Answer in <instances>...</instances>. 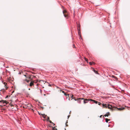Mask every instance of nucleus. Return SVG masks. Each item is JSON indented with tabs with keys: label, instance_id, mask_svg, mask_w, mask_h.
Here are the masks:
<instances>
[{
	"label": "nucleus",
	"instance_id": "nucleus-11",
	"mask_svg": "<svg viewBox=\"0 0 130 130\" xmlns=\"http://www.w3.org/2000/svg\"><path fill=\"white\" fill-rule=\"evenodd\" d=\"M107 113H108V114H105L104 116H103V117H104V116H105V117H106V116H108L109 115H110V113L109 112H107Z\"/></svg>",
	"mask_w": 130,
	"mask_h": 130
},
{
	"label": "nucleus",
	"instance_id": "nucleus-5",
	"mask_svg": "<svg viewBox=\"0 0 130 130\" xmlns=\"http://www.w3.org/2000/svg\"><path fill=\"white\" fill-rule=\"evenodd\" d=\"M4 87H5V88L6 90H7L8 89V87L7 86V83H6L5 82H4Z\"/></svg>",
	"mask_w": 130,
	"mask_h": 130
},
{
	"label": "nucleus",
	"instance_id": "nucleus-37",
	"mask_svg": "<svg viewBox=\"0 0 130 130\" xmlns=\"http://www.w3.org/2000/svg\"><path fill=\"white\" fill-rule=\"evenodd\" d=\"M67 99H68V98L67 97Z\"/></svg>",
	"mask_w": 130,
	"mask_h": 130
},
{
	"label": "nucleus",
	"instance_id": "nucleus-28",
	"mask_svg": "<svg viewBox=\"0 0 130 130\" xmlns=\"http://www.w3.org/2000/svg\"><path fill=\"white\" fill-rule=\"evenodd\" d=\"M49 121L50 123H52L51 121Z\"/></svg>",
	"mask_w": 130,
	"mask_h": 130
},
{
	"label": "nucleus",
	"instance_id": "nucleus-18",
	"mask_svg": "<svg viewBox=\"0 0 130 130\" xmlns=\"http://www.w3.org/2000/svg\"><path fill=\"white\" fill-rule=\"evenodd\" d=\"M93 71L95 72V73L96 74H98V73L97 71L95 70H94V69H93Z\"/></svg>",
	"mask_w": 130,
	"mask_h": 130
},
{
	"label": "nucleus",
	"instance_id": "nucleus-34",
	"mask_svg": "<svg viewBox=\"0 0 130 130\" xmlns=\"http://www.w3.org/2000/svg\"><path fill=\"white\" fill-rule=\"evenodd\" d=\"M25 76L26 77V75H25Z\"/></svg>",
	"mask_w": 130,
	"mask_h": 130
},
{
	"label": "nucleus",
	"instance_id": "nucleus-33",
	"mask_svg": "<svg viewBox=\"0 0 130 130\" xmlns=\"http://www.w3.org/2000/svg\"><path fill=\"white\" fill-rule=\"evenodd\" d=\"M68 118H69V116H68Z\"/></svg>",
	"mask_w": 130,
	"mask_h": 130
},
{
	"label": "nucleus",
	"instance_id": "nucleus-24",
	"mask_svg": "<svg viewBox=\"0 0 130 130\" xmlns=\"http://www.w3.org/2000/svg\"><path fill=\"white\" fill-rule=\"evenodd\" d=\"M50 120V118L49 117H48V118H47V120L48 121V120Z\"/></svg>",
	"mask_w": 130,
	"mask_h": 130
},
{
	"label": "nucleus",
	"instance_id": "nucleus-26",
	"mask_svg": "<svg viewBox=\"0 0 130 130\" xmlns=\"http://www.w3.org/2000/svg\"><path fill=\"white\" fill-rule=\"evenodd\" d=\"M98 105H100L101 104V103L99 102H98Z\"/></svg>",
	"mask_w": 130,
	"mask_h": 130
},
{
	"label": "nucleus",
	"instance_id": "nucleus-31",
	"mask_svg": "<svg viewBox=\"0 0 130 130\" xmlns=\"http://www.w3.org/2000/svg\"><path fill=\"white\" fill-rule=\"evenodd\" d=\"M38 113L39 115H41L40 113H39V112H38Z\"/></svg>",
	"mask_w": 130,
	"mask_h": 130
},
{
	"label": "nucleus",
	"instance_id": "nucleus-14",
	"mask_svg": "<svg viewBox=\"0 0 130 130\" xmlns=\"http://www.w3.org/2000/svg\"><path fill=\"white\" fill-rule=\"evenodd\" d=\"M78 34L79 35H80V30H79L78 28Z\"/></svg>",
	"mask_w": 130,
	"mask_h": 130
},
{
	"label": "nucleus",
	"instance_id": "nucleus-32",
	"mask_svg": "<svg viewBox=\"0 0 130 130\" xmlns=\"http://www.w3.org/2000/svg\"><path fill=\"white\" fill-rule=\"evenodd\" d=\"M68 97H69V98H68V99H69V100H70V98H69V96H68Z\"/></svg>",
	"mask_w": 130,
	"mask_h": 130
},
{
	"label": "nucleus",
	"instance_id": "nucleus-30",
	"mask_svg": "<svg viewBox=\"0 0 130 130\" xmlns=\"http://www.w3.org/2000/svg\"><path fill=\"white\" fill-rule=\"evenodd\" d=\"M8 95H7L6 97V98L8 97Z\"/></svg>",
	"mask_w": 130,
	"mask_h": 130
},
{
	"label": "nucleus",
	"instance_id": "nucleus-23",
	"mask_svg": "<svg viewBox=\"0 0 130 130\" xmlns=\"http://www.w3.org/2000/svg\"><path fill=\"white\" fill-rule=\"evenodd\" d=\"M68 122V121H67V123H66V126H68V125L67 124Z\"/></svg>",
	"mask_w": 130,
	"mask_h": 130
},
{
	"label": "nucleus",
	"instance_id": "nucleus-29",
	"mask_svg": "<svg viewBox=\"0 0 130 130\" xmlns=\"http://www.w3.org/2000/svg\"><path fill=\"white\" fill-rule=\"evenodd\" d=\"M52 124H53V125H55V124L53 122L52 123Z\"/></svg>",
	"mask_w": 130,
	"mask_h": 130
},
{
	"label": "nucleus",
	"instance_id": "nucleus-17",
	"mask_svg": "<svg viewBox=\"0 0 130 130\" xmlns=\"http://www.w3.org/2000/svg\"><path fill=\"white\" fill-rule=\"evenodd\" d=\"M105 120H106V122L107 123L108 122V121H109L110 120V119H109L107 118L105 119Z\"/></svg>",
	"mask_w": 130,
	"mask_h": 130
},
{
	"label": "nucleus",
	"instance_id": "nucleus-8",
	"mask_svg": "<svg viewBox=\"0 0 130 130\" xmlns=\"http://www.w3.org/2000/svg\"><path fill=\"white\" fill-rule=\"evenodd\" d=\"M2 102L3 103H5L6 104H7V102L6 101H3V100H2V101H0V102Z\"/></svg>",
	"mask_w": 130,
	"mask_h": 130
},
{
	"label": "nucleus",
	"instance_id": "nucleus-9",
	"mask_svg": "<svg viewBox=\"0 0 130 130\" xmlns=\"http://www.w3.org/2000/svg\"><path fill=\"white\" fill-rule=\"evenodd\" d=\"M90 100L91 101H93L94 103H95L96 104H98V102L97 101H96L95 100H93L92 99H90Z\"/></svg>",
	"mask_w": 130,
	"mask_h": 130
},
{
	"label": "nucleus",
	"instance_id": "nucleus-12",
	"mask_svg": "<svg viewBox=\"0 0 130 130\" xmlns=\"http://www.w3.org/2000/svg\"><path fill=\"white\" fill-rule=\"evenodd\" d=\"M89 63L90 64V65H92V64H95V63L94 62H89Z\"/></svg>",
	"mask_w": 130,
	"mask_h": 130
},
{
	"label": "nucleus",
	"instance_id": "nucleus-1",
	"mask_svg": "<svg viewBox=\"0 0 130 130\" xmlns=\"http://www.w3.org/2000/svg\"><path fill=\"white\" fill-rule=\"evenodd\" d=\"M103 107H105L106 108H108L109 109H111L112 110L113 107H112V106L108 104H103Z\"/></svg>",
	"mask_w": 130,
	"mask_h": 130
},
{
	"label": "nucleus",
	"instance_id": "nucleus-35",
	"mask_svg": "<svg viewBox=\"0 0 130 130\" xmlns=\"http://www.w3.org/2000/svg\"><path fill=\"white\" fill-rule=\"evenodd\" d=\"M37 86L38 85V84H37Z\"/></svg>",
	"mask_w": 130,
	"mask_h": 130
},
{
	"label": "nucleus",
	"instance_id": "nucleus-4",
	"mask_svg": "<svg viewBox=\"0 0 130 130\" xmlns=\"http://www.w3.org/2000/svg\"><path fill=\"white\" fill-rule=\"evenodd\" d=\"M37 83L36 82H35L34 81H31L29 84V86L30 87H32L34 86V83Z\"/></svg>",
	"mask_w": 130,
	"mask_h": 130
},
{
	"label": "nucleus",
	"instance_id": "nucleus-38",
	"mask_svg": "<svg viewBox=\"0 0 130 130\" xmlns=\"http://www.w3.org/2000/svg\"><path fill=\"white\" fill-rule=\"evenodd\" d=\"M40 91H41V90H40Z\"/></svg>",
	"mask_w": 130,
	"mask_h": 130
},
{
	"label": "nucleus",
	"instance_id": "nucleus-25",
	"mask_svg": "<svg viewBox=\"0 0 130 130\" xmlns=\"http://www.w3.org/2000/svg\"><path fill=\"white\" fill-rule=\"evenodd\" d=\"M98 105H100L101 104V103L99 102H98Z\"/></svg>",
	"mask_w": 130,
	"mask_h": 130
},
{
	"label": "nucleus",
	"instance_id": "nucleus-13",
	"mask_svg": "<svg viewBox=\"0 0 130 130\" xmlns=\"http://www.w3.org/2000/svg\"><path fill=\"white\" fill-rule=\"evenodd\" d=\"M71 98L73 99H74V100H75V101H76V100H77V99H76V98H75V97H73V95H72V96H71Z\"/></svg>",
	"mask_w": 130,
	"mask_h": 130
},
{
	"label": "nucleus",
	"instance_id": "nucleus-15",
	"mask_svg": "<svg viewBox=\"0 0 130 130\" xmlns=\"http://www.w3.org/2000/svg\"><path fill=\"white\" fill-rule=\"evenodd\" d=\"M52 130H57L56 128L55 127H52Z\"/></svg>",
	"mask_w": 130,
	"mask_h": 130
},
{
	"label": "nucleus",
	"instance_id": "nucleus-7",
	"mask_svg": "<svg viewBox=\"0 0 130 130\" xmlns=\"http://www.w3.org/2000/svg\"><path fill=\"white\" fill-rule=\"evenodd\" d=\"M80 99H81L82 100H84V99L83 98L81 99L80 98H77V99H77V100H78V102L79 103H80V100H80Z\"/></svg>",
	"mask_w": 130,
	"mask_h": 130
},
{
	"label": "nucleus",
	"instance_id": "nucleus-2",
	"mask_svg": "<svg viewBox=\"0 0 130 130\" xmlns=\"http://www.w3.org/2000/svg\"><path fill=\"white\" fill-rule=\"evenodd\" d=\"M63 13L65 17L66 18H68V13L67 11L66 10H63Z\"/></svg>",
	"mask_w": 130,
	"mask_h": 130
},
{
	"label": "nucleus",
	"instance_id": "nucleus-20",
	"mask_svg": "<svg viewBox=\"0 0 130 130\" xmlns=\"http://www.w3.org/2000/svg\"><path fill=\"white\" fill-rule=\"evenodd\" d=\"M85 60L86 61H87V62H88V59L87 58H85Z\"/></svg>",
	"mask_w": 130,
	"mask_h": 130
},
{
	"label": "nucleus",
	"instance_id": "nucleus-27",
	"mask_svg": "<svg viewBox=\"0 0 130 130\" xmlns=\"http://www.w3.org/2000/svg\"><path fill=\"white\" fill-rule=\"evenodd\" d=\"M102 116V115H101V116H100V117L101 118Z\"/></svg>",
	"mask_w": 130,
	"mask_h": 130
},
{
	"label": "nucleus",
	"instance_id": "nucleus-39",
	"mask_svg": "<svg viewBox=\"0 0 130 130\" xmlns=\"http://www.w3.org/2000/svg\"><path fill=\"white\" fill-rule=\"evenodd\" d=\"M79 27H80V26H79Z\"/></svg>",
	"mask_w": 130,
	"mask_h": 130
},
{
	"label": "nucleus",
	"instance_id": "nucleus-22",
	"mask_svg": "<svg viewBox=\"0 0 130 130\" xmlns=\"http://www.w3.org/2000/svg\"><path fill=\"white\" fill-rule=\"evenodd\" d=\"M73 47L74 48H75V46L74 44H73Z\"/></svg>",
	"mask_w": 130,
	"mask_h": 130
},
{
	"label": "nucleus",
	"instance_id": "nucleus-36",
	"mask_svg": "<svg viewBox=\"0 0 130 130\" xmlns=\"http://www.w3.org/2000/svg\"><path fill=\"white\" fill-rule=\"evenodd\" d=\"M67 99H68V98L67 97Z\"/></svg>",
	"mask_w": 130,
	"mask_h": 130
},
{
	"label": "nucleus",
	"instance_id": "nucleus-3",
	"mask_svg": "<svg viewBox=\"0 0 130 130\" xmlns=\"http://www.w3.org/2000/svg\"><path fill=\"white\" fill-rule=\"evenodd\" d=\"M124 107L123 108H117L116 107H113V109L112 110H115V109H118L119 110H123L124 109Z\"/></svg>",
	"mask_w": 130,
	"mask_h": 130
},
{
	"label": "nucleus",
	"instance_id": "nucleus-19",
	"mask_svg": "<svg viewBox=\"0 0 130 130\" xmlns=\"http://www.w3.org/2000/svg\"><path fill=\"white\" fill-rule=\"evenodd\" d=\"M41 115L44 118H45L46 116V115H45V114H41Z\"/></svg>",
	"mask_w": 130,
	"mask_h": 130
},
{
	"label": "nucleus",
	"instance_id": "nucleus-6",
	"mask_svg": "<svg viewBox=\"0 0 130 130\" xmlns=\"http://www.w3.org/2000/svg\"><path fill=\"white\" fill-rule=\"evenodd\" d=\"M89 100H90L89 99H84V104H85L86 103H87L89 101Z\"/></svg>",
	"mask_w": 130,
	"mask_h": 130
},
{
	"label": "nucleus",
	"instance_id": "nucleus-21",
	"mask_svg": "<svg viewBox=\"0 0 130 130\" xmlns=\"http://www.w3.org/2000/svg\"><path fill=\"white\" fill-rule=\"evenodd\" d=\"M25 80L28 83L29 81V80H27L26 79H25Z\"/></svg>",
	"mask_w": 130,
	"mask_h": 130
},
{
	"label": "nucleus",
	"instance_id": "nucleus-16",
	"mask_svg": "<svg viewBox=\"0 0 130 130\" xmlns=\"http://www.w3.org/2000/svg\"><path fill=\"white\" fill-rule=\"evenodd\" d=\"M32 106L31 104H28L27 107H30Z\"/></svg>",
	"mask_w": 130,
	"mask_h": 130
},
{
	"label": "nucleus",
	"instance_id": "nucleus-10",
	"mask_svg": "<svg viewBox=\"0 0 130 130\" xmlns=\"http://www.w3.org/2000/svg\"><path fill=\"white\" fill-rule=\"evenodd\" d=\"M60 91H62V93H64V94L66 96H67V95H68V96L69 95V94H67L64 92V91H63L62 90H60Z\"/></svg>",
	"mask_w": 130,
	"mask_h": 130
}]
</instances>
